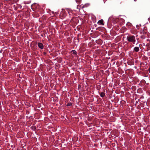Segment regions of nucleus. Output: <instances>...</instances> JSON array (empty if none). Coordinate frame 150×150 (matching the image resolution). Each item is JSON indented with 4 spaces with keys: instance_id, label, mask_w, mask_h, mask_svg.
I'll return each instance as SVG.
<instances>
[{
    "instance_id": "3",
    "label": "nucleus",
    "mask_w": 150,
    "mask_h": 150,
    "mask_svg": "<svg viewBox=\"0 0 150 150\" xmlns=\"http://www.w3.org/2000/svg\"><path fill=\"white\" fill-rule=\"evenodd\" d=\"M98 24L100 25H103L104 24V23L103 20L101 19L98 21Z\"/></svg>"
},
{
    "instance_id": "4",
    "label": "nucleus",
    "mask_w": 150,
    "mask_h": 150,
    "mask_svg": "<svg viewBox=\"0 0 150 150\" xmlns=\"http://www.w3.org/2000/svg\"><path fill=\"white\" fill-rule=\"evenodd\" d=\"M38 46L39 48L41 49H43L44 47V46L43 44L42 43H40L38 44Z\"/></svg>"
},
{
    "instance_id": "13",
    "label": "nucleus",
    "mask_w": 150,
    "mask_h": 150,
    "mask_svg": "<svg viewBox=\"0 0 150 150\" xmlns=\"http://www.w3.org/2000/svg\"><path fill=\"white\" fill-rule=\"evenodd\" d=\"M134 0V1H137V0Z\"/></svg>"
},
{
    "instance_id": "6",
    "label": "nucleus",
    "mask_w": 150,
    "mask_h": 150,
    "mask_svg": "<svg viewBox=\"0 0 150 150\" xmlns=\"http://www.w3.org/2000/svg\"><path fill=\"white\" fill-rule=\"evenodd\" d=\"M132 24L129 23H128L127 24V26L129 28H130L132 26Z\"/></svg>"
},
{
    "instance_id": "8",
    "label": "nucleus",
    "mask_w": 150,
    "mask_h": 150,
    "mask_svg": "<svg viewBox=\"0 0 150 150\" xmlns=\"http://www.w3.org/2000/svg\"><path fill=\"white\" fill-rule=\"evenodd\" d=\"M89 5V4H85L82 6V8H83L85 7H87Z\"/></svg>"
},
{
    "instance_id": "2",
    "label": "nucleus",
    "mask_w": 150,
    "mask_h": 150,
    "mask_svg": "<svg viewBox=\"0 0 150 150\" xmlns=\"http://www.w3.org/2000/svg\"><path fill=\"white\" fill-rule=\"evenodd\" d=\"M68 13L69 14V17L72 18L71 19V21H75L76 18L75 17H74V15L73 13L72 12L70 11L68 12Z\"/></svg>"
},
{
    "instance_id": "11",
    "label": "nucleus",
    "mask_w": 150,
    "mask_h": 150,
    "mask_svg": "<svg viewBox=\"0 0 150 150\" xmlns=\"http://www.w3.org/2000/svg\"><path fill=\"white\" fill-rule=\"evenodd\" d=\"M76 3L79 4L81 2V0H75Z\"/></svg>"
},
{
    "instance_id": "1",
    "label": "nucleus",
    "mask_w": 150,
    "mask_h": 150,
    "mask_svg": "<svg viewBox=\"0 0 150 150\" xmlns=\"http://www.w3.org/2000/svg\"><path fill=\"white\" fill-rule=\"evenodd\" d=\"M127 40L129 42L132 43L133 44L135 43L136 38L134 36L130 35L127 37Z\"/></svg>"
},
{
    "instance_id": "5",
    "label": "nucleus",
    "mask_w": 150,
    "mask_h": 150,
    "mask_svg": "<svg viewBox=\"0 0 150 150\" xmlns=\"http://www.w3.org/2000/svg\"><path fill=\"white\" fill-rule=\"evenodd\" d=\"M139 50V47H135L134 48V51L136 52H138Z\"/></svg>"
},
{
    "instance_id": "10",
    "label": "nucleus",
    "mask_w": 150,
    "mask_h": 150,
    "mask_svg": "<svg viewBox=\"0 0 150 150\" xmlns=\"http://www.w3.org/2000/svg\"><path fill=\"white\" fill-rule=\"evenodd\" d=\"M71 52L72 53V54H76V51L75 50H72L71 51Z\"/></svg>"
},
{
    "instance_id": "9",
    "label": "nucleus",
    "mask_w": 150,
    "mask_h": 150,
    "mask_svg": "<svg viewBox=\"0 0 150 150\" xmlns=\"http://www.w3.org/2000/svg\"><path fill=\"white\" fill-rule=\"evenodd\" d=\"M72 105V103L69 102L67 103V106H69Z\"/></svg>"
},
{
    "instance_id": "12",
    "label": "nucleus",
    "mask_w": 150,
    "mask_h": 150,
    "mask_svg": "<svg viewBox=\"0 0 150 150\" xmlns=\"http://www.w3.org/2000/svg\"><path fill=\"white\" fill-rule=\"evenodd\" d=\"M148 70H149V71L150 72V67L148 69Z\"/></svg>"
},
{
    "instance_id": "7",
    "label": "nucleus",
    "mask_w": 150,
    "mask_h": 150,
    "mask_svg": "<svg viewBox=\"0 0 150 150\" xmlns=\"http://www.w3.org/2000/svg\"><path fill=\"white\" fill-rule=\"evenodd\" d=\"M105 94L104 93L102 92L100 93V96L101 97H103L105 96Z\"/></svg>"
}]
</instances>
